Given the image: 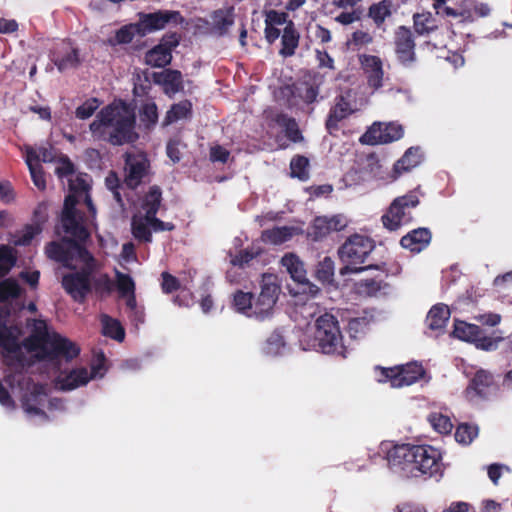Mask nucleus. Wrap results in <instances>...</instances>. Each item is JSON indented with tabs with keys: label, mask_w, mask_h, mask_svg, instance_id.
<instances>
[{
	"label": "nucleus",
	"mask_w": 512,
	"mask_h": 512,
	"mask_svg": "<svg viewBox=\"0 0 512 512\" xmlns=\"http://www.w3.org/2000/svg\"><path fill=\"white\" fill-rule=\"evenodd\" d=\"M61 231L70 237H63L60 241H51L45 246L46 256L63 267L76 270L78 263L89 265L94 261L93 255L83 245L90 237L84 225L83 213H61L60 225L56 232Z\"/></svg>",
	"instance_id": "nucleus-1"
},
{
	"label": "nucleus",
	"mask_w": 512,
	"mask_h": 512,
	"mask_svg": "<svg viewBox=\"0 0 512 512\" xmlns=\"http://www.w3.org/2000/svg\"><path fill=\"white\" fill-rule=\"evenodd\" d=\"M135 122L133 109L124 101H119L103 107L90 123L89 129L93 136L120 146L137 139Z\"/></svg>",
	"instance_id": "nucleus-2"
},
{
	"label": "nucleus",
	"mask_w": 512,
	"mask_h": 512,
	"mask_svg": "<svg viewBox=\"0 0 512 512\" xmlns=\"http://www.w3.org/2000/svg\"><path fill=\"white\" fill-rule=\"evenodd\" d=\"M442 456L438 449L430 445H395L387 453V461L391 468L415 471L429 477L442 471Z\"/></svg>",
	"instance_id": "nucleus-3"
},
{
	"label": "nucleus",
	"mask_w": 512,
	"mask_h": 512,
	"mask_svg": "<svg viewBox=\"0 0 512 512\" xmlns=\"http://www.w3.org/2000/svg\"><path fill=\"white\" fill-rule=\"evenodd\" d=\"M374 248L375 241L372 238L358 233L350 235L338 249L339 258L345 264L341 273H359L368 269L385 272L386 264L384 262L361 266Z\"/></svg>",
	"instance_id": "nucleus-4"
},
{
	"label": "nucleus",
	"mask_w": 512,
	"mask_h": 512,
	"mask_svg": "<svg viewBox=\"0 0 512 512\" xmlns=\"http://www.w3.org/2000/svg\"><path fill=\"white\" fill-rule=\"evenodd\" d=\"M314 339L324 354H340L344 350L338 320L330 313H324L316 319Z\"/></svg>",
	"instance_id": "nucleus-5"
},
{
	"label": "nucleus",
	"mask_w": 512,
	"mask_h": 512,
	"mask_svg": "<svg viewBox=\"0 0 512 512\" xmlns=\"http://www.w3.org/2000/svg\"><path fill=\"white\" fill-rule=\"evenodd\" d=\"M447 0H434L433 7L442 17L452 18L456 23L466 25L490 14V7L477 0H462L456 8L446 5Z\"/></svg>",
	"instance_id": "nucleus-6"
},
{
	"label": "nucleus",
	"mask_w": 512,
	"mask_h": 512,
	"mask_svg": "<svg viewBox=\"0 0 512 512\" xmlns=\"http://www.w3.org/2000/svg\"><path fill=\"white\" fill-rule=\"evenodd\" d=\"M40 358L54 362L64 359L70 362L80 354V347L57 332H46L39 338Z\"/></svg>",
	"instance_id": "nucleus-7"
},
{
	"label": "nucleus",
	"mask_w": 512,
	"mask_h": 512,
	"mask_svg": "<svg viewBox=\"0 0 512 512\" xmlns=\"http://www.w3.org/2000/svg\"><path fill=\"white\" fill-rule=\"evenodd\" d=\"M376 379L379 383L389 382L392 388L410 386L419 381L425 374L421 364L411 362L394 367H375Z\"/></svg>",
	"instance_id": "nucleus-8"
},
{
	"label": "nucleus",
	"mask_w": 512,
	"mask_h": 512,
	"mask_svg": "<svg viewBox=\"0 0 512 512\" xmlns=\"http://www.w3.org/2000/svg\"><path fill=\"white\" fill-rule=\"evenodd\" d=\"M419 203L415 190L395 198L381 217L383 226L389 231H396L401 226L411 223L413 217L410 209L417 207Z\"/></svg>",
	"instance_id": "nucleus-9"
},
{
	"label": "nucleus",
	"mask_w": 512,
	"mask_h": 512,
	"mask_svg": "<svg viewBox=\"0 0 512 512\" xmlns=\"http://www.w3.org/2000/svg\"><path fill=\"white\" fill-rule=\"evenodd\" d=\"M187 25L186 19L177 10L160 9L154 12L138 13L136 26L141 32V37L165 28L184 27Z\"/></svg>",
	"instance_id": "nucleus-10"
},
{
	"label": "nucleus",
	"mask_w": 512,
	"mask_h": 512,
	"mask_svg": "<svg viewBox=\"0 0 512 512\" xmlns=\"http://www.w3.org/2000/svg\"><path fill=\"white\" fill-rule=\"evenodd\" d=\"M94 261L80 271H74L64 274L61 279V285L64 291L72 298L73 301L83 304L87 296L92 292L91 270Z\"/></svg>",
	"instance_id": "nucleus-11"
},
{
	"label": "nucleus",
	"mask_w": 512,
	"mask_h": 512,
	"mask_svg": "<svg viewBox=\"0 0 512 512\" xmlns=\"http://www.w3.org/2000/svg\"><path fill=\"white\" fill-rule=\"evenodd\" d=\"M260 287L257 298L253 297V314L256 319L263 320L272 314L278 300L280 286L276 283L274 275L263 274Z\"/></svg>",
	"instance_id": "nucleus-12"
},
{
	"label": "nucleus",
	"mask_w": 512,
	"mask_h": 512,
	"mask_svg": "<svg viewBox=\"0 0 512 512\" xmlns=\"http://www.w3.org/2000/svg\"><path fill=\"white\" fill-rule=\"evenodd\" d=\"M181 39L182 35L179 32L165 33L159 43L145 53V64L153 68H164L170 65L173 59L172 52L179 46Z\"/></svg>",
	"instance_id": "nucleus-13"
},
{
	"label": "nucleus",
	"mask_w": 512,
	"mask_h": 512,
	"mask_svg": "<svg viewBox=\"0 0 512 512\" xmlns=\"http://www.w3.org/2000/svg\"><path fill=\"white\" fill-rule=\"evenodd\" d=\"M498 391V385L492 373L487 370L479 369L470 379L464 393L465 397L471 402L488 400Z\"/></svg>",
	"instance_id": "nucleus-14"
},
{
	"label": "nucleus",
	"mask_w": 512,
	"mask_h": 512,
	"mask_svg": "<svg viewBox=\"0 0 512 512\" xmlns=\"http://www.w3.org/2000/svg\"><path fill=\"white\" fill-rule=\"evenodd\" d=\"M124 184L130 190H135L146 181L150 170V161L142 154H125Z\"/></svg>",
	"instance_id": "nucleus-15"
},
{
	"label": "nucleus",
	"mask_w": 512,
	"mask_h": 512,
	"mask_svg": "<svg viewBox=\"0 0 512 512\" xmlns=\"http://www.w3.org/2000/svg\"><path fill=\"white\" fill-rule=\"evenodd\" d=\"M404 130L401 124L390 122L387 124L373 123L360 137V142L367 145L388 144L403 137Z\"/></svg>",
	"instance_id": "nucleus-16"
},
{
	"label": "nucleus",
	"mask_w": 512,
	"mask_h": 512,
	"mask_svg": "<svg viewBox=\"0 0 512 512\" xmlns=\"http://www.w3.org/2000/svg\"><path fill=\"white\" fill-rule=\"evenodd\" d=\"M453 336L470 343H474L477 348L489 351L496 347L498 340L489 337L484 330L476 324H470L465 321H455Z\"/></svg>",
	"instance_id": "nucleus-17"
},
{
	"label": "nucleus",
	"mask_w": 512,
	"mask_h": 512,
	"mask_svg": "<svg viewBox=\"0 0 512 512\" xmlns=\"http://www.w3.org/2000/svg\"><path fill=\"white\" fill-rule=\"evenodd\" d=\"M415 41L411 29L399 26L394 33V50L397 60L403 66H411L416 61Z\"/></svg>",
	"instance_id": "nucleus-18"
},
{
	"label": "nucleus",
	"mask_w": 512,
	"mask_h": 512,
	"mask_svg": "<svg viewBox=\"0 0 512 512\" xmlns=\"http://www.w3.org/2000/svg\"><path fill=\"white\" fill-rule=\"evenodd\" d=\"M347 221L342 215L317 216L308 229V236L313 241H320L332 232L345 229Z\"/></svg>",
	"instance_id": "nucleus-19"
},
{
	"label": "nucleus",
	"mask_w": 512,
	"mask_h": 512,
	"mask_svg": "<svg viewBox=\"0 0 512 512\" xmlns=\"http://www.w3.org/2000/svg\"><path fill=\"white\" fill-rule=\"evenodd\" d=\"M103 361L104 356L102 355L101 361L92 365L91 373H89L88 370L84 367L71 370L65 377L60 380L61 389L69 391L86 385L91 379L97 377L100 374V370L103 368Z\"/></svg>",
	"instance_id": "nucleus-20"
},
{
	"label": "nucleus",
	"mask_w": 512,
	"mask_h": 512,
	"mask_svg": "<svg viewBox=\"0 0 512 512\" xmlns=\"http://www.w3.org/2000/svg\"><path fill=\"white\" fill-rule=\"evenodd\" d=\"M360 63L367 77V84L374 91L383 86V63L380 57L375 55H362Z\"/></svg>",
	"instance_id": "nucleus-21"
},
{
	"label": "nucleus",
	"mask_w": 512,
	"mask_h": 512,
	"mask_svg": "<svg viewBox=\"0 0 512 512\" xmlns=\"http://www.w3.org/2000/svg\"><path fill=\"white\" fill-rule=\"evenodd\" d=\"M153 82L163 87V91L169 97L183 90V76L179 70L164 69L152 74Z\"/></svg>",
	"instance_id": "nucleus-22"
},
{
	"label": "nucleus",
	"mask_w": 512,
	"mask_h": 512,
	"mask_svg": "<svg viewBox=\"0 0 512 512\" xmlns=\"http://www.w3.org/2000/svg\"><path fill=\"white\" fill-rule=\"evenodd\" d=\"M210 19L212 33L223 37L235 22V9L233 6L217 9L211 13Z\"/></svg>",
	"instance_id": "nucleus-23"
},
{
	"label": "nucleus",
	"mask_w": 512,
	"mask_h": 512,
	"mask_svg": "<svg viewBox=\"0 0 512 512\" xmlns=\"http://www.w3.org/2000/svg\"><path fill=\"white\" fill-rule=\"evenodd\" d=\"M353 110L350 102L343 95H339L335 98V104L330 108L327 116L325 126L329 133L339 129V122L346 119Z\"/></svg>",
	"instance_id": "nucleus-24"
},
{
	"label": "nucleus",
	"mask_w": 512,
	"mask_h": 512,
	"mask_svg": "<svg viewBox=\"0 0 512 512\" xmlns=\"http://www.w3.org/2000/svg\"><path fill=\"white\" fill-rule=\"evenodd\" d=\"M431 239V231L428 228L421 227L404 235L400 240V245L411 252L419 253L428 247Z\"/></svg>",
	"instance_id": "nucleus-25"
},
{
	"label": "nucleus",
	"mask_w": 512,
	"mask_h": 512,
	"mask_svg": "<svg viewBox=\"0 0 512 512\" xmlns=\"http://www.w3.org/2000/svg\"><path fill=\"white\" fill-rule=\"evenodd\" d=\"M300 34L293 21L289 20L281 35V48L279 54L284 57H292L299 46Z\"/></svg>",
	"instance_id": "nucleus-26"
},
{
	"label": "nucleus",
	"mask_w": 512,
	"mask_h": 512,
	"mask_svg": "<svg viewBox=\"0 0 512 512\" xmlns=\"http://www.w3.org/2000/svg\"><path fill=\"white\" fill-rule=\"evenodd\" d=\"M52 61L59 71L76 68L81 62L79 50L65 45L62 52H55L53 54Z\"/></svg>",
	"instance_id": "nucleus-27"
},
{
	"label": "nucleus",
	"mask_w": 512,
	"mask_h": 512,
	"mask_svg": "<svg viewBox=\"0 0 512 512\" xmlns=\"http://www.w3.org/2000/svg\"><path fill=\"white\" fill-rule=\"evenodd\" d=\"M413 28L418 36H429L439 30L437 19L431 12L415 13Z\"/></svg>",
	"instance_id": "nucleus-28"
},
{
	"label": "nucleus",
	"mask_w": 512,
	"mask_h": 512,
	"mask_svg": "<svg viewBox=\"0 0 512 512\" xmlns=\"http://www.w3.org/2000/svg\"><path fill=\"white\" fill-rule=\"evenodd\" d=\"M295 232L294 227L281 226L265 229L261 233V241L266 244L281 245L292 239Z\"/></svg>",
	"instance_id": "nucleus-29"
},
{
	"label": "nucleus",
	"mask_w": 512,
	"mask_h": 512,
	"mask_svg": "<svg viewBox=\"0 0 512 512\" xmlns=\"http://www.w3.org/2000/svg\"><path fill=\"white\" fill-rule=\"evenodd\" d=\"M392 10V0H381L369 6L367 15L372 19L376 27L381 28L385 20L392 15Z\"/></svg>",
	"instance_id": "nucleus-30"
},
{
	"label": "nucleus",
	"mask_w": 512,
	"mask_h": 512,
	"mask_svg": "<svg viewBox=\"0 0 512 512\" xmlns=\"http://www.w3.org/2000/svg\"><path fill=\"white\" fill-rule=\"evenodd\" d=\"M282 265L287 269L291 278L301 284L309 283L306 278V270L304 269V263L295 254H286L282 258Z\"/></svg>",
	"instance_id": "nucleus-31"
},
{
	"label": "nucleus",
	"mask_w": 512,
	"mask_h": 512,
	"mask_svg": "<svg viewBox=\"0 0 512 512\" xmlns=\"http://www.w3.org/2000/svg\"><path fill=\"white\" fill-rule=\"evenodd\" d=\"M421 162L420 149L418 147H410L406 150L404 155L396 161L393 167V172L400 176L404 172L410 171L412 168L419 165Z\"/></svg>",
	"instance_id": "nucleus-32"
},
{
	"label": "nucleus",
	"mask_w": 512,
	"mask_h": 512,
	"mask_svg": "<svg viewBox=\"0 0 512 512\" xmlns=\"http://www.w3.org/2000/svg\"><path fill=\"white\" fill-rule=\"evenodd\" d=\"M273 120L279 127L284 129L285 135L290 141L297 143L303 140L299 126L293 117L286 113H278Z\"/></svg>",
	"instance_id": "nucleus-33"
},
{
	"label": "nucleus",
	"mask_w": 512,
	"mask_h": 512,
	"mask_svg": "<svg viewBox=\"0 0 512 512\" xmlns=\"http://www.w3.org/2000/svg\"><path fill=\"white\" fill-rule=\"evenodd\" d=\"M192 116V103L190 100H182L174 103L166 112L163 120V126H168L174 122L182 119H187Z\"/></svg>",
	"instance_id": "nucleus-34"
},
{
	"label": "nucleus",
	"mask_w": 512,
	"mask_h": 512,
	"mask_svg": "<svg viewBox=\"0 0 512 512\" xmlns=\"http://www.w3.org/2000/svg\"><path fill=\"white\" fill-rule=\"evenodd\" d=\"M162 202V190L159 186L153 185L145 193L141 208L145 211V217L156 215Z\"/></svg>",
	"instance_id": "nucleus-35"
},
{
	"label": "nucleus",
	"mask_w": 512,
	"mask_h": 512,
	"mask_svg": "<svg viewBox=\"0 0 512 512\" xmlns=\"http://www.w3.org/2000/svg\"><path fill=\"white\" fill-rule=\"evenodd\" d=\"M450 318V310L445 304L434 305L427 315V325L431 330H440L446 326Z\"/></svg>",
	"instance_id": "nucleus-36"
},
{
	"label": "nucleus",
	"mask_w": 512,
	"mask_h": 512,
	"mask_svg": "<svg viewBox=\"0 0 512 512\" xmlns=\"http://www.w3.org/2000/svg\"><path fill=\"white\" fill-rule=\"evenodd\" d=\"M232 308L247 317H254L253 314V293L244 292L241 289L232 294Z\"/></svg>",
	"instance_id": "nucleus-37"
},
{
	"label": "nucleus",
	"mask_w": 512,
	"mask_h": 512,
	"mask_svg": "<svg viewBox=\"0 0 512 512\" xmlns=\"http://www.w3.org/2000/svg\"><path fill=\"white\" fill-rule=\"evenodd\" d=\"M17 263V251L10 245H0V277L10 273Z\"/></svg>",
	"instance_id": "nucleus-38"
},
{
	"label": "nucleus",
	"mask_w": 512,
	"mask_h": 512,
	"mask_svg": "<svg viewBox=\"0 0 512 512\" xmlns=\"http://www.w3.org/2000/svg\"><path fill=\"white\" fill-rule=\"evenodd\" d=\"M131 232L133 237L139 242H152V229L148 221H146L145 216L139 219H132Z\"/></svg>",
	"instance_id": "nucleus-39"
},
{
	"label": "nucleus",
	"mask_w": 512,
	"mask_h": 512,
	"mask_svg": "<svg viewBox=\"0 0 512 512\" xmlns=\"http://www.w3.org/2000/svg\"><path fill=\"white\" fill-rule=\"evenodd\" d=\"M103 335L110 337L118 342H122L125 338V330L121 323L108 315L102 317Z\"/></svg>",
	"instance_id": "nucleus-40"
},
{
	"label": "nucleus",
	"mask_w": 512,
	"mask_h": 512,
	"mask_svg": "<svg viewBox=\"0 0 512 512\" xmlns=\"http://www.w3.org/2000/svg\"><path fill=\"white\" fill-rule=\"evenodd\" d=\"M55 150L51 145L41 146L37 149L28 148L26 161H31L33 163L43 162H55L56 161Z\"/></svg>",
	"instance_id": "nucleus-41"
},
{
	"label": "nucleus",
	"mask_w": 512,
	"mask_h": 512,
	"mask_svg": "<svg viewBox=\"0 0 512 512\" xmlns=\"http://www.w3.org/2000/svg\"><path fill=\"white\" fill-rule=\"evenodd\" d=\"M479 429L477 425L461 423L455 431V440L463 445H469L478 436Z\"/></svg>",
	"instance_id": "nucleus-42"
},
{
	"label": "nucleus",
	"mask_w": 512,
	"mask_h": 512,
	"mask_svg": "<svg viewBox=\"0 0 512 512\" xmlns=\"http://www.w3.org/2000/svg\"><path fill=\"white\" fill-rule=\"evenodd\" d=\"M21 295V287L16 279L6 278L0 280V303L9 299L18 298Z\"/></svg>",
	"instance_id": "nucleus-43"
},
{
	"label": "nucleus",
	"mask_w": 512,
	"mask_h": 512,
	"mask_svg": "<svg viewBox=\"0 0 512 512\" xmlns=\"http://www.w3.org/2000/svg\"><path fill=\"white\" fill-rule=\"evenodd\" d=\"M315 277L323 284L333 281L334 261L330 257H324V259L317 264L315 269Z\"/></svg>",
	"instance_id": "nucleus-44"
},
{
	"label": "nucleus",
	"mask_w": 512,
	"mask_h": 512,
	"mask_svg": "<svg viewBox=\"0 0 512 512\" xmlns=\"http://www.w3.org/2000/svg\"><path fill=\"white\" fill-rule=\"evenodd\" d=\"M373 321V315L364 312L361 316L351 318L348 322V330L352 337H356L359 333H364Z\"/></svg>",
	"instance_id": "nucleus-45"
},
{
	"label": "nucleus",
	"mask_w": 512,
	"mask_h": 512,
	"mask_svg": "<svg viewBox=\"0 0 512 512\" xmlns=\"http://www.w3.org/2000/svg\"><path fill=\"white\" fill-rule=\"evenodd\" d=\"M0 347L7 352H16L19 349L17 338L12 332V328L5 323H0Z\"/></svg>",
	"instance_id": "nucleus-46"
},
{
	"label": "nucleus",
	"mask_w": 512,
	"mask_h": 512,
	"mask_svg": "<svg viewBox=\"0 0 512 512\" xmlns=\"http://www.w3.org/2000/svg\"><path fill=\"white\" fill-rule=\"evenodd\" d=\"M261 253L260 249H255L253 247L246 248L240 250L237 254L233 255L230 253V263L233 266L244 268L246 265H249V263L255 259L257 256H259Z\"/></svg>",
	"instance_id": "nucleus-47"
},
{
	"label": "nucleus",
	"mask_w": 512,
	"mask_h": 512,
	"mask_svg": "<svg viewBox=\"0 0 512 512\" xmlns=\"http://www.w3.org/2000/svg\"><path fill=\"white\" fill-rule=\"evenodd\" d=\"M309 161L305 156L297 155L290 162L291 176L306 181L309 178Z\"/></svg>",
	"instance_id": "nucleus-48"
},
{
	"label": "nucleus",
	"mask_w": 512,
	"mask_h": 512,
	"mask_svg": "<svg viewBox=\"0 0 512 512\" xmlns=\"http://www.w3.org/2000/svg\"><path fill=\"white\" fill-rule=\"evenodd\" d=\"M116 287L120 297H125L128 294L135 292V282L129 274L116 271Z\"/></svg>",
	"instance_id": "nucleus-49"
},
{
	"label": "nucleus",
	"mask_w": 512,
	"mask_h": 512,
	"mask_svg": "<svg viewBox=\"0 0 512 512\" xmlns=\"http://www.w3.org/2000/svg\"><path fill=\"white\" fill-rule=\"evenodd\" d=\"M140 120L147 128L156 125L158 121V109L154 102H148L142 105L140 109Z\"/></svg>",
	"instance_id": "nucleus-50"
},
{
	"label": "nucleus",
	"mask_w": 512,
	"mask_h": 512,
	"mask_svg": "<svg viewBox=\"0 0 512 512\" xmlns=\"http://www.w3.org/2000/svg\"><path fill=\"white\" fill-rule=\"evenodd\" d=\"M431 426L441 434H449L452 431L453 424L448 416L440 413H432L429 416Z\"/></svg>",
	"instance_id": "nucleus-51"
},
{
	"label": "nucleus",
	"mask_w": 512,
	"mask_h": 512,
	"mask_svg": "<svg viewBox=\"0 0 512 512\" xmlns=\"http://www.w3.org/2000/svg\"><path fill=\"white\" fill-rule=\"evenodd\" d=\"M105 185L108 190H110L113 194V197L115 201L123 206V199L122 195L120 193V190L122 189V184L120 182V179L115 171H110L108 175L105 178Z\"/></svg>",
	"instance_id": "nucleus-52"
},
{
	"label": "nucleus",
	"mask_w": 512,
	"mask_h": 512,
	"mask_svg": "<svg viewBox=\"0 0 512 512\" xmlns=\"http://www.w3.org/2000/svg\"><path fill=\"white\" fill-rule=\"evenodd\" d=\"M100 106V101L97 98H89L82 105L76 108L75 117L80 120L90 118Z\"/></svg>",
	"instance_id": "nucleus-53"
},
{
	"label": "nucleus",
	"mask_w": 512,
	"mask_h": 512,
	"mask_svg": "<svg viewBox=\"0 0 512 512\" xmlns=\"http://www.w3.org/2000/svg\"><path fill=\"white\" fill-rule=\"evenodd\" d=\"M39 394L40 392L35 389L30 395L24 396L22 399V407L25 412L29 414L47 417L45 411L37 406Z\"/></svg>",
	"instance_id": "nucleus-54"
},
{
	"label": "nucleus",
	"mask_w": 512,
	"mask_h": 512,
	"mask_svg": "<svg viewBox=\"0 0 512 512\" xmlns=\"http://www.w3.org/2000/svg\"><path fill=\"white\" fill-rule=\"evenodd\" d=\"M58 163L55 168V174L58 178L63 179L69 176H73L75 173V166L67 155L61 154L56 161Z\"/></svg>",
	"instance_id": "nucleus-55"
},
{
	"label": "nucleus",
	"mask_w": 512,
	"mask_h": 512,
	"mask_svg": "<svg viewBox=\"0 0 512 512\" xmlns=\"http://www.w3.org/2000/svg\"><path fill=\"white\" fill-rule=\"evenodd\" d=\"M135 35L141 36V32L136 23H132L121 27L115 34V40L119 44H129Z\"/></svg>",
	"instance_id": "nucleus-56"
},
{
	"label": "nucleus",
	"mask_w": 512,
	"mask_h": 512,
	"mask_svg": "<svg viewBox=\"0 0 512 512\" xmlns=\"http://www.w3.org/2000/svg\"><path fill=\"white\" fill-rule=\"evenodd\" d=\"M42 226L40 223L26 224L23 228L22 235L15 241V245L26 246L31 243L34 237L40 234Z\"/></svg>",
	"instance_id": "nucleus-57"
},
{
	"label": "nucleus",
	"mask_w": 512,
	"mask_h": 512,
	"mask_svg": "<svg viewBox=\"0 0 512 512\" xmlns=\"http://www.w3.org/2000/svg\"><path fill=\"white\" fill-rule=\"evenodd\" d=\"M87 175L80 174L75 176L74 178L69 179V190L70 192L77 194L79 196H84L89 193L90 186L86 181L85 177Z\"/></svg>",
	"instance_id": "nucleus-58"
},
{
	"label": "nucleus",
	"mask_w": 512,
	"mask_h": 512,
	"mask_svg": "<svg viewBox=\"0 0 512 512\" xmlns=\"http://www.w3.org/2000/svg\"><path fill=\"white\" fill-rule=\"evenodd\" d=\"M26 163L28 165V168H29V171H30V174H31V178H32V181H33L34 185L39 190H45V188H46V180H45V176H44V172H43L42 166L39 163H33L31 161H26Z\"/></svg>",
	"instance_id": "nucleus-59"
},
{
	"label": "nucleus",
	"mask_w": 512,
	"mask_h": 512,
	"mask_svg": "<svg viewBox=\"0 0 512 512\" xmlns=\"http://www.w3.org/2000/svg\"><path fill=\"white\" fill-rule=\"evenodd\" d=\"M297 91L298 97L307 104L315 102L319 94L318 86L311 85L307 82H304L300 87H298Z\"/></svg>",
	"instance_id": "nucleus-60"
},
{
	"label": "nucleus",
	"mask_w": 512,
	"mask_h": 512,
	"mask_svg": "<svg viewBox=\"0 0 512 512\" xmlns=\"http://www.w3.org/2000/svg\"><path fill=\"white\" fill-rule=\"evenodd\" d=\"M384 286H386V283H384L383 280H377L375 278L364 279L359 283V287L369 296L376 295Z\"/></svg>",
	"instance_id": "nucleus-61"
},
{
	"label": "nucleus",
	"mask_w": 512,
	"mask_h": 512,
	"mask_svg": "<svg viewBox=\"0 0 512 512\" xmlns=\"http://www.w3.org/2000/svg\"><path fill=\"white\" fill-rule=\"evenodd\" d=\"M265 20L264 23L268 25L280 26L287 24L288 14L286 12H279L274 9L264 11Z\"/></svg>",
	"instance_id": "nucleus-62"
},
{
	"label": "nucleus",
	"mask_w": 512,
	"mask_h": 512,
	"mask_svg": "<svg viewBox=\"0 0 512 512\" xmlns=\"http://www.w3.org/2000/svg\"><path fill=\"white\" fill-rule=\"evenodd\" d=\"M161 277V288L165 294H171L180 288V281L178 280V278H176L169 272H162Z\"/></svg>",
	"instance_id": "nucleus-63"
},
{
	"label": "nucleus",
	"mask_w": 512,
	"mask_h": 512,
	"mask_svg": "<svg viewBox=\"0 0 512 512\" xmlns=\"http://www.w3.org/2000/svg\"><path fill=\"white\" fill-rule=\"evenodd\" d=\"M230 157V152L221 145H215L210 148L209 158L211 162H220L225 164Z\"/></svg>",
	"instance_id": "nucleus-64"
}]
</instances>
